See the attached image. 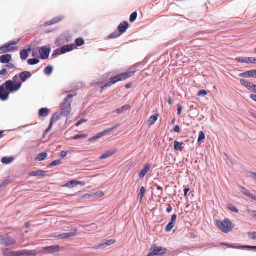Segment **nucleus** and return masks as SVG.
I'll return each mask as SVG.
<instances>
[{"label":"nucleus","mask_w":256,"mask_h":256,"mask_svg":"<svg viewBox=\"0 0 256 256\" xmlns=\"http://www.w3.org/2000/svg\"><path fill=\"white\" fill-rule=\"evenodd\" d=\"M118 124H117L116 126H114L112 128H107L106 130H104L102 132L103 135L104 136L106 134L112 132L113 130L116 128L118 127Z\"/></svg>","instance_id":"f704fd0d"},{"label":"nucleus","mask_w":256,"mask_h":256,"mask_svg":"<svg viewBox=\"0 0 256 256\" xmlns=\"http://www.w3.org/2000/svg\"><path fill=\"white\" fill-rule=\"evenodd\" d=\"M166 248L162 246H158L156 244L152 246L150 249V253L147 256H156L163 255L166 252Z\"/></svg>","instance_id":"39448f33"},{"label":"nucleus","mask_w":256,"mask_h":256,"mask_svg":"<svg viewBox=\"0 0 256 256\" xmlns=\"http://www.w3.org/2000/svg\"><path fill=\"white\" fill-rule=\"evenodd\" d=\"M14 158H12L4 157L2 158L1 162L2 164H8L12 162Z\"/></svg>","instance_id":"2f4dec72"},{"label":"nucleus","mask_w":256,"mask_h":256,"mask_svg":"<svg viewBox=\"0 0 256 256\" xmlns=\"http://www.w3.org/2000/svg\"><path fill=\"white\" fill-rule=\"evenodd\" d=\"M30 50V48H28V50L24 49L22 50L20 52V56L21 59L23 60H26L28 56V52Z\"/></svg>","instance_id":"412c9836"},{"label":"nucleus","mask_w":256,"mask_h":256,"mask_svg":"<svg viewBox=\"0 0 256 256\" xmlns=\"http://www.w3.org/2000/svg\"><path fill=\"white\" fill-rule=\"evenodd\" d=\"M176 218H177V216L175 214H173L172 216L170 222H174V224H175V222L176 220Z\"/></svg>","instance_id":"5fc2aeb1"},{"label":"nucleus","mask_w":256,"mask_h":256,"mask_svg":"<svg viewBox=\"0 0 256 256\" xmlns=\"http://www.w3.org/2000/svg\"><path fill=\"white\" fill-rule=\"evenodd\" d=\"M228 209L235 213H238V210L236 207L232 205L228 206Z\"/></svg>","instance_id":"de8ad7c7"},{"label":"nucleus","mask_w":256,"mask_h":256,"mask_svg":"<svg viewBox=\"0 0 256 256\" xmlns=\"http://www.w3.org/2000/svg\"><path fill=\"white\" fill-rule=\"evenodd\" d=\"M207 94H208L207 92L204 90H200L198 92V95H199V96H200V95L206 96Z\"/></svg>","instance_id":"3c124183"},{"label":"nucleus","mask_w":256,"mask_h":256,"mask_svg":"<svg viewBox=\"0 0 256 256\" xmlns=\"http://www.w3.org/2000/svg\"><path fill=\"white\" fill-rule=\"evenodd\" d=\"M174 130L176 132H179L180 131V126L178 125L176 126L174 128Z\"/></svg>","instance_id":"052dcab7"},{"label":"nucleus","mask_w":256,"mask_h":256,"mask_svg":"<svg viewBox=\"0 0 256 256\" xmlns=\"http://www.w3.org/2000/svg\"><path fill=\"white\" fill-rule=\"evenodd\" d=\"M172 208L171 206L170 205H168V207L166 208V212L168 213H170V212L172 211Z\"/></svg>","instance_id":"338daca9"},{"label":"nucleus","mask_w":256,"mask_h":256,"mask_svg":"<svg viewBox=\"0 0 256 256\" xmlns=\"http://www.w3.org/2000/svg\"><path fill=\"white\" fill-rule=\"evenodd\" d=\"M182 110V107L181 106H178V116L181 114Z\"/></svg>","instance_id":"13d9d810"},{"label":"nucleus","mask_w":256,"mask_h":256,"mask_svg":"<svg viewBox=\"0 0 256 256\" xmlns=\"http://www.w3.org/2000/svg\"><path fill=\"white\" fill-rule=\"evenodd\" d=\"M240 83L242 85L246 87L250 90H252L254 86V84L248 82L247 80L244 79L240 80Z\"/></svg>","instance_id":"f3484780"},{"label":"nucleus","mask_w":256,"mask_h":256,"mask_svg":"<svg viewBox=\"0 0 256 256\" xmlns=\"http://www.w3.org/2000/svg\"><path fill=\"white\" fill-rule=\"evenodd\" d=\"M12 56L10 54L2 55L0 56V62L2 64H8L12 60Z\"/></svg>","instance_id":"2eb2a0df"},{"label":"nucleus","mask_w":256,"mask_h":256,"mask_svg":"<svg viewBox=\"0 0 256 256\" xmlns=\"http://www.w3.org/2000/svg\"><path fill=\"white\" fill-rule=\"evenodd\" d=\"M116 240H108L106 241L104 244H100L98 247L100 248H104V246H110L113 244H114L116 242Z\"/></svg>","instance_id":"cd10ccee"},{"label":"nucleus","mask_w":256,"mask_h":256,"mask_svg":"<svg viewBox=\"0 0 256 256\" xmlns=\"http://www.w3.org/2000/svg\"><path fill=\"white\" fill-rule=\"evenodd\" d=\"M239 76L242 78H250L254 77V74H252V70H250L242 73L240 74Z\"/></svg>","instance_id":"c756f323"},{"label":"nucleus","mask_w":256,"mask_h":256,"mask_svg":"<svg viewBox=\"0 0 256 256\" xmlns=\"http://www.w3.org/2000/svg\"><path fill=\"white\" fill-rule=\"evenodd\" d=\"M38 52L40 58L45 60L48 58L50 50L46 47L43 46L40 48Z\"/></svg>","instance_id":"9b49d317"},{"label":"nucleus","mask_w":256,"mask_h":256,"mask_svg":"<svg viewBox=\"0 0 256 256\" xmlns=\"http://www.w3.org/2000/svg\"><path fill=\"white\" fill-rule=\"evenodd\" d=\"M7 73L6 69L4 68L0 70V75H4Z\"/></svg>","instance_id":"0e129e2a"},{"label":"nucleus","mask_w":256,"mask_h":256,"mask_svg":"<svg viewBox=\"0 0 256 256\" xmlns=\"http://www.w3.org/2000/svg\"><path fill=\"white\" fill-rule=\"evenodd\" d=\"M116 150H110L106 152L100 157V160L106 159L116 154Z\"/></svg>","instance_id":"dca6fc26"},{"label":"nucleus","mask_w":256,"mask_h":256,"mask_svg":"<svg viewBox=\"0 0 256 256\" xmlns=\"http://www.w3.org/2000/svg\"><path fill=\"white\" fill-rule=\"evenodd\" d=\"M250 98L252 100L256 102V94H252L250 96Z\"/></svg>","instance_id":"774afa93"},{"label":"nucleus","mask_w":256,"mask_h":256,"mask_svg":"<svg viewBox=\"0 0 256 256\" xmlns=\"http://www.w3.org/2000/svg\"><path fill=\"white\" fill-rule=\"evenodd\" d=\"M76 94H68L64 100V102L60 104V110L62 114L64 116H66L70 114L72 112L71 103L74 96H76Z\"/></svg>","instance_id":"7ed1b4c3"},{"label":"nucleus","mask_w":256,"mask_h":256,"mask_svg":"<svg viewBox=\"0 0 256 256\" xmlns=\"http://www.w3.org/2000/svg\"><path fill=\"white\" fill-rule=\"evenodd\" d=\"M15 256H24V250L20 251H14Z\"/></svg>","instance_id":"c03bdc74"},{"label":"nucleus","mask_w":256,"mask_h":256,"mask_svg":"<svg viewBox=\"0 0 256 256\" xmlns=\"http://www.w3.org/2000/svg\"><path fill=\"white\" fill-rule=\"evenodd\" d=\"M45 172L43 171L42 170H38L36 171H33L30 174V176H41L42 177H44L45 176Z\"/></svg>","instance_id":"aec40b11"},{"label":"nucleus","mask_w":256,"mask_h":256,"mask_svg":"<svg viewBox=\"0 0 256 256\" xmlns=\"http://www.w3.org/2000/svg\"><path fill=\"white\" fill-rule=\"evenodd\" d=\"M241 192L244 195L248 196L251 193L249 190L246 189V188L241 186L240 187Z\"/></svg>","instance_id":"ea45409f"},{"label":"nucleus","mask_w":256,"mask_h":256,"mask_svg":"<svg viewBox=\"0 0 256 256\" xmlns=\"http://www.w3.org/2000/svg\"><path fill=\"white\" fill-rule=\"evenodd\" d=\"M86 121L87 120H81L76 124V126H78L80 124H81L83 122H86Z\"/></svg>","instance_id":"e2e57ef3"},{"label":"nucleus","mask_w":256,"mask_h":256,"mask_svg":"<svg viewBox=\"0 0 256 256\" xmlns=\"http://www.w3.org/2000/svg\"><path fill=\"white\" fill-rule=\"evenodd\" d=\"M22 82H16L8 80L0 86V100L2 101L7 100L9 97L10 92L18 90L22 86Z\"/></svg>","instance_id":"f257e3e1"},{"label":"nucleus","mask_w":256,"mask_h":256,"mask_svg":"<svg viewBox=\"0 0 256 256\" xmlns=\"http://www.w3.org/2000/svg\"><path fill=\"white\" fill-rule=\"evenodd\" d=\"M62 116V113L60 114L58 112H56L53 114L50 119V124L48 128L44 132V136L46 135L50 130L53 124L56 122L58 120H60Z\"/></svg>","instance_id":"6e6552de"},{"label":"nucleus","mask_w":256,"mask_h":256,"mask_svg":"<svg viewBox=\"0 0 256 256\" xmlns=\"http://www.w3.org/2000/svg\"><path fill=\"white\" fill-rule=\"evenodd\" d=\"M49 110L46 108H42L39 110V116L41 117L46 116L49 113Z\"/></svg>","instance_id":"393cba45"},{"label":"nucleus","mask_w":256,"mask_h":256,"mask_svg":"<svg viewBox=\"0 0 256 256\" xmlns=\"http://www.w3.org/2000/svg\"><path fill=\"white\" fill-rule=\"evenodd\" d=\"M136 70H131L130 72L122 73L118 76L112 78L108 83L106 84L102 87V90H105L106 88L110 87L112 84L119 81L124 80L127 78L132 77L135 74Z\"/></svg>","instance_id":"f03ea898"},{"label":"nucleus","mask_w":256,"mask_h":256,"mask_svg":"<svg viewBox=\"0 0 256 256\" xmlns=\"http://www.w3.org/2000/svg\"><path fill=\"white\" fill-rule=\"evenodd\" d=\"M250 64H256V58H250Z\"/></svg>","instance_id":"680f3d73"},{"label":"nucleus","mask_w":256,"mask_h":256,"mask_svg":"<svg viewBox=\"0 0 256 256\" xmlns=\"http://www.w3.org/2000/svg\"><path fill=\"white\" fill-rule=\"evenodd\" d=\"M39 62V60L36 58L29 59L28 60V63L30 65L36 64H38Z\"/></svg>","instance_id":"72a5a7b5"},{"label":"nucleus","mask_w":256,"mask_h":256,"mask_svg":"<svg viewBox=\"0 0 256 256\" xmlns=\"http://www.w3.org/2000/svg\"><path fill=\"white\" fill-rule=\"evenodd\" d=\"M75 43L77 46H82L84 44V40L82 38H78L75 40Z\"/></svg>","instance_id":"e433bc0d"},{"label":"nucleus","mask_w":256,"mask_h":256,"mask_svg":"<svg viewBox=\"0 0 256 256\" xmlns=\"http://www.w3.org/2000/svg\"><path fill=\"white\" fill-rule=\"evenodd\" d=\"M146 191V190L144 186H142L140 190V192L138 194V198L140 200V202H142V201Z\"/></svg>","instance_id":"5701e85b"},{"label":"nucleus","mask_w":256,"mask_h":256,"mask_svg":"<svg viewBox=\"0 0 256 256\" xmlns=\"http://www.w3.org/2000/svg\"><path fill=\"white\" fill-rule=\"evenodd\" d=\"M103 136H104V135H103V134H102V132H100L99 134H98L96 136H95V137L98 140V139L102 138Z\"/></svg>","instance_id":"69168bd1"},{"label":"nucleus","mask_w":256,"mask_h":256,"mask_svg":"<svg viewBox=\"0 0 256 256\" xmlns=\"http://www.w3.org/2000/svg\"><path fill=\"white\" fill-rule=\"evenodd\" d=\"M94 196H100V197H102L104 196V192L101 190L100 191H98V192H96L95 194H94Z\"/></svg>","instance_id":"8fccbe9b"},{"label":"nucleus","mask_w":256,"mask_h":256,"mask_svg":"<svg viewBox=\"0 0 256 256\" xmlns=\"http://www.w3.org/2000/svg\"><path fill=\"white\" fill-rule=\"evenodd\" d=\"M32 74L30 72H23L20 73L19 76H15L13 78L12 81H13V82L14 83V82H16V80L20 78L22 82H24L27 80L28 78H30Z\"/></svg>","instance_id":"9d476101"},{"label":"nucleus","mask_w":256,"mask_h":256,"mask_svg":"<svg viewBox=\"0 0 256 256\" xmlns=\"http://www.w3.org/2000/svg\"><path fill=\"white\" fill-rule=\"evenodd\" d=\"M87 136H88V135L85 134H77V135H76L74 136H73L72 138V139L74 140H77L78 139L84 138H86Z\"/></svg>","instance_id":"4c0bfd02"},{"label":"nucleus","mask_w":256,"mask_h":256,"mask_svg":"<svg viewBox=\"0 0 256 256\" xmlns=\"http://www.w3.org/2000/svg\"><path fill=\"white\" fill-rule=\"evenodd\" d=\"M74 236H76V234L74 232L63 233L59 234L58 238H60V239H64Z\"/></svg>","instance_id":"4be33fe9"},{"label":"nucleus","mask_w":256,"mask_h":256,"mask_svg":"<svg viewBox=\"0 0 256 256\" xmlns=\"http://www.w3.org/2000/svg\"><path fill=\"white\" fill-rule=\"evenodd\" d=\"M122 110L124 112L130 109V106L128 105H124L121 108Z\"/></svg>","instance_id":"603ef678"},{"label":"nucleus","mask_w":256,"mask_h":256,"mask_svg":"<svg viewBox=\"0 0 256 256\" xmlns=\"http://www.w3.org/2000/svg\"><path fill=\"white\" fill-rule=\"evenodd\" d=\"M128 27V24L127 22H124L120 23L118 26V30L120 34L126 32Z\"/></svg>","instance_id":"4468645a"},{"label":"nucleus","mask_w":256,"mask_h":256,"mask_svg":"<svg viewBox=\"0 0 256 256\" xmlns=\"http://www.w3.org/2000/svg\"><path fill=\"white\" fill-rule=\"evenodd\" d=\"M52 70L53 68L52 66H48L45 68L44 72L46 74L49 75L52 72Z\"/></svg>","instance_id":"58836bf2"},{"label":"nucleus","mask_w":256,"mask_h":256,"mask_svg":"<svg viewBox=\"0 0 256 256\" xmlns=\"http://www.w3.org/2000/svg\"><path fill=\"white\" fill-rule=\"evenodd\" d=\"M151 165L150 164H146L144 165V168L138 174L140 178H142L148 174L150 170Z\"/></svg>","instance_id":"ddd939ff"},{"label":"nucleus","mask_w":256,"mask_h":256,"mask_svg":"<svg viewBox=\"0 0 256 256\" xmlns=\"http://www.w3.org/2000/svg\"><path fill=\"white\" fill-rule=\"evenodd\" d=\"M77 186V180H72L66 182L64 186L68 188H74Z\"/></svg>","instance_id":"c85d7f7f"},{"label":"nucleus","mask_w":256,"mask_h":256,"mask_svg":"<svg viewBox=\"0 0 256 256\" xmlns=\"http://www.w3.org/2000/svg\"><path fill=\"white\" fill-rule=\"evenodd\" d=\"M158 114H156L152 115L148 120V125H150V126L153 125L158 120Z\"/></svg>","instance_id":"a211bd4d"},{"label":"nucleus","mask_w":256,"mask_h":256,"mask_svg":"<svg viewBox=\"0 0 256 256\" xmlns=\"http://www.w3.org/2000/svg\"><path fill=\"white\" fill-rule=\"evenodd\" d=\"M36 255L34 251L24 250V256H36Z\"/></svg>","instance_id":"79ce46f5"},{"label":"nucleus","mask_w":256,"mask_h":256,"mask_svg":"<svg viewBox=\"0 0 256 256\" xmlns=\"http://www.w3.org/2000/svg\"><path fill=\"white\" fill-rule=\"evenodd\" d=\"M236 60L238 62L250 64V58L238 57L236 58Z\"/></svg>","instance_id":"b1692460"},{"label":"nucleus","mask_w":256,"mask_h":256,"mask_svg":"<svg viewBox=\"0 0 256 256\" xmlns=\"http://www.w3.org/2000/svg\"><path fill=\"white\" fill-rule=\"evenodd\" d=\"M68 152H66V151H64V150H62L61 152H60V156L62 158H64L65 157H66V156H67V154H68Z\"/></svg>","instance_id":"6e6d98bb"},{"label":"nucleus","mask_w":256,"mask_h":256,"mask_svg":"<svg viewBox=\"0 0 256 256\" xmlns=\"http://www.w3.org/2000/svg\"><path fill=\"white\" fill-rule=\"evenodd\" d=\"M8 64L6 65V67L8 69H14L15 68V66L14 64L12 63H8Z\"/></svg>","instance_id":"864d4df0"},{"label":"nucleus","mask_w":256,"mask_h":256,"mask_svg":"<svg viewBox=\"0 0 256 256\" xmlns=\"http://www.w3.org/2000/svg\"><path fill=\"white\" fill-rule=\"evenodd\" d=\"M47 155V153L46 152L40 153L37 156L36 160L38 161L43 160L46 158Z\"/></svg>","instance_id":"7c9ffc66"},{"label":"nucleus","mask_w":256,"mask_h":256,"mask_svg":"<svg viewBox=\"0 0 256 256\" xmlns=\"http://www.w3.org/2000/svg\"><path fill=\"white\" fill-rule=\"evenodd\" d=\"M175 226V224L174 222H170L166 226V232H170L172 229L174 228V227Z\"/></svg>","instance_id":"c9c22d12"},{"label":"nucleus","mask_w":256,"mask_h":256,"mask_svg":"<svg viewBox=\"0 0 256 256\" xmlns=\"http://www.w3.org/2000/svg\"><path fill=\"white\" fill-rule=\"evenodd\" d=\"M76 48V46L74 44H70L68 45H66L60 47L59 48L56 49L54 50L53 56L64 54L66 52H69L72 50L74 48Z\"/></svg>","instance_id":"0eeeda50"},{"label":"nucleus","mask_w":256,"mask_h":256,"mask_svg":"<svg viewBox=\"0 0 256 256\" xmlns=\"http://www.w3.org/2000/svg\"><path fill=\"white\" fill-rule=\"evenodd\" d=\"M182 143H180L178 142L176 140L174 142V148L177 151H182L183 150Z\"/></svg>","instance_id":"bb28decb"},{"label":"nucleus","mask_w":256,"mask_h":256,"mask_svg":"<svg viewBox=\"0 0 256 256\" xmlns=\"http://www.w3.org/2000/svg\"><path fill=\"white\" fill-rule=\"evenodd\" d=\"M248 237L252 239L255 240H256V232H249L248 234Z\"/></svg>","instance_id":"a18cd8bd"},{"label":"nucleus","mask_w":256,"mask_h":256,"mask_svg":"<svg viewBox=\"0 0 256 256\" xmlns=\"http://www.w3.org/2000/svg\"><path fill=\"white\" fill-rule=\"evenodd\" d=\"M18 42L15 41H10L5 45L0 48V54L10 52L16 49L14 46L18 44Z\"/></svg>","instance_id":"423d86ee"},{"label":"nucleus","mask_w":256,"mask_h":256,"mask_svg":"<svg viewBox=\"0 0 256 256\" xmlns=\"http://www.w3.org/2000/svg\"><path fill=\"white\" fill-rule=\"evenodd\" d=\"M3 256H15L14 251H10L8 248H4L2 250Z\"/></svg>","instance_id":"a878e982"},{"label":"nucleus","mask_w":256,"mask_h":256,"mask_svg":"<svg viewBox=\"0 0 256 256\" xmlns=\"http://www.w3.org/2000/svg\"><path fill=\"white\" fill-rule=\"evenodd\" d=\"M187 236L189 238H196V235L193 232H190L188 234Z\"/></svg>","instance_id":"bf43d9fd"},{"label":"nucleus","mask_w":256,"mask_h":256,"mask_svg":"<svg viewBox=\"0 0 256 256\" xmlns=\"http://www.w3.org/2000/svg\"><path fill=\"white\" fill-rule=\"evenodd\" d=\"M120 34H119L116 32H113L110 35L109 38H118V36H120Z\"/></svg>","instance_id":"49530a36"},{"label":"nucleus","mask_w":256,"mask_h":256,"mask_svg":"<svg viewBox=\"0 0 256 256\" xmlns=\"http://www.w3.org/2000/svg\"><path fill=\"white\" fill-rule=\"evenodd\" d=\"M218 227L224 232L227 233L232 228V224L228 219H225L222 221L216 220Z\"/></svg>","instance_id":"20e7f679"},{"label":"nucleus","mask_w":256,"mask_h":256,"mask_svg":"<svg viewBox=\"0 0 256 256\" xmlns=\"http://www.w3.org/2000/svg\"><path fill=\"white\" fill-rule=\"evenodd\" d=\"M16 241L10 236H0V243L2 245L10 246L16 244Z\"/></svg>","instance_id":"1a4fd4ad"},{"label":"nucleus","mask_w":256,"mask_h":256,"mask_svg":"<svg viewBox=\"0 0 256 256\" xmlns=\"http://www.w3.org/2000/svg\"><path fill=\"white\" fill-rule=\"evenodd\" d=\"M60 21V20H56V19H54L50 22H48L45 24V25L46 26H50L53 24H55L57 22H58Z\"/></svg>","instance_id":"37998d69"},{"label":"nucleus","mask_w":256,"mask_h":256,"mask_svg":"<svg viewBox=\"0 0 256 256\" xmlns=\"http://www.w3.org/2000/svg\"><path fill=\"white\" fill-rule=\"evenodd\" d=\"M224 245L230 248H238V249L248 248V249H250V250H256V246H240L238 247V246H233L232 245L226 244H225Z\"/></svg>","instance_id":"6ab92c4d"},{"label":"nucleus","mask_w":256,"mask_h":256,"mask_svg":"<svg viewBox=\"0 0 256 256\" xmlns=\"http://www.w3.org/2000/svg\"><path fill=\"white\" fill-rule=\"evenodd\" d=\"M248 212L251 214V215L254 218L256 219V210H248Z\"/></svg>","instance_id":"4d7b16f0"},{"label":"nucleus","mask_w":256,"mask_h":256,"mask_svg":"<svg viewBox=\"0 0 256 256\" xmlns=\"http://www.w3.org/2000/svg\"><path fill=\"white\" fill-rule=\"evenodd\" d=\"M137 15L138 14L136 12H134L131 14L130 18V22H133L135 21L137 18Z\"/></svg>","instance_id":"a19ab883"},{"label":"nucleus","mask_w":256,"mask_h":256,"mask_svg":"<svg viewBox=\"0 0 256 256\" xmlns=\"http://www.w3.org/2000/svg\"><path fill=\"white\" fill-rule=\"evenodd\" d=\"M206 136L204 132L202 131L200 132L199 133L198 138V142H203L204 140H205Z\"/></svg>","instance_id":"473e14b6"},{"label":"nucleus","mask_w":256,"mask_h":256,"mask_svg":"<svg viewBox=\"0 0 256 256\" xmlns=\"http://www.w3.org/2000/svg\"><path fill=\"white\" fill-rule=\"evenodd\" d=\"M43 249L48 250L49 254H53L60 251V248L58 245L46 246L43 248Z\"/></svg>","instance_id":"f8f14e48"},{"label":"nucleus","mask_w":256,"mask_h":256,"mask_svg":"<svg viewBox=\"0 0 256 256\" xmlns=\"http://www.w3.org/2000/svg\"><path fill=\"white\" fill-rule=\"evenodd\" d=\"M61 164V162L60 160H56L53 161L50 164V166H56Z\"/></svg>","instance_id":"09e8293b"}]
</instances>
